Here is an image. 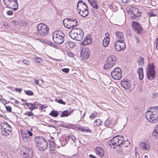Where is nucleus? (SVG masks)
I'll return each mask as SVG.
<instances>
[{"mask_svg": "<svg viewBox=\"0 0 158 158\" xmlns=\"http://www.w3.org/2000/svg\"><path fill=\"white\" fill-rule=\"evenodd\" d=\"M150 108L151 110H148L146 113V118L151 122L156 123L158 121V106Z\"/></svg>", "mask_w": 158, "mask_h": 158, "instance_id": "obj_1", "label": "nucleus"}, {"mask_svg": "<svg viewBox=\"0 0 158 158\" xmlns=\"http://www.w3.org/2000/svg\"><path fill=\"white\" fill-rule=\"evenodd\" d=\"M69 34L71 38L77 41L82 40L84 36L83 31L79 28H73L69 32Z\"/></svg>", "mask_w": 158, "mask_h": 158, "instance_id": "obj_2", "label": "nucleus"}, {"mask_svg": "<svg viewBox=\"0 0 158 158\" xmlns=\"http://www.w3.org/2000/svg\"><path fill=\"white\" fill-rule=\"evenodd\" d=\"M35 141L37 149L40 151L45 150L48 147L47 140L43 137L36 136Z\"/></svg>", "mask_w": 158, "mask_h": 158, "instance_id": "obj_3", "label": "nucleus"}, {"mask_svg": "<svg viewBox=\"0 0 158 158\" xmlns=\"http://www.w3.org/2000/svg\"><path fill=\"white\" fill-rule=\"evenodd\" d=\"M52 35L53 40L55 43L60 44L64 42L65 35L62 31H56L53 32Z\"/></svg>", "mask_w": 158, "mask_h": 158, "instance_id": "obj_4", "label": "nucleus"}, {"mask_svg": "<svg viewBox=\"0 0 158 158\" xmlns=\"http://www.w3.org/2000/svg\"><path fill=\"white\" fill-rule=\"evenodd\" d=\"M12 131V127L7 123L4 122L0 124V132L3 135H9Z\"/></svg>", "mask_w": 158, "mask_h": 158, "instance_id": "obj_5", "label": "nucleus"}, {"mask_svg": "<svg viewBox=\"0 0 158 158\" xmlns=\"http://www.w3.org/2000/svg\"><path fill=\"white\" fill-rule=\"evenodd\" d=\"M37 35L41 37L46 36L49 33V29L47 26L40 23L37 26Z\"/></svg>", "mask_w": 158, "mask_h": 158, "instance_id": "obj_6", "label": "nucleus"}, {"mask_svg": "<svg viewBox=\"0 0 158 158\" xmlns=\"http://www.w3.org/2000/svg\"><path fill=\"white\" fill-rule=\"evenodd\" d=\"M63 23L65 27L71 29L77 26L78 22L76 19L66 18L63 20Z\"/></svg>", "mask_w": 158, "mask_h": 158, "instance_id": "obj_7", "label": "nucleus"}, {"mask_svg": "<svg viewBox=\"0 0 158 158\" xmlns=\"http://www.w3.org/2000/svg\"><path fill=\"white\" fill-rule=\"evenodd\" d=\"M155 69V67L153 63L148 64L146 70L147 75L148 79L150 80H154L156 77Z\"/></svg>", "mask_w": 158, "mask_h": 158, "instance_id": "obj_8", "label": "nucleus"}, {"mask_svg": "<svg viewBox=\"0 0 158 158\" xmlns=\"http://www.w3.org/2000/svg\"><path fill=\"white\" fill-rule=\"evenodd\" d=\"M116 59L114 56L110 55L107 59L106 62L105 63L104 66V69L107 70L112 68L114 64L116 62Z\"/></svg>", "mask_w": 158, "mask_h": 158, "instance_id": "obj_9", "label": "nucleus"}, {"mask_svg": "<svg viewBox=\"0 0 158 158\" xmlns=\"http://www.w3.org/2000/svg\"><path fill=\"white\" fill-rule=\"evenodd\" d=\"M131 26L132 29L137 34L139 35L141 34L143 27L139 23L136 21H133L131 23Z\"/></svg>", "mask_w": 158, "mask_h": 158, "instance_id": "obj_10", "label": "nucleus"}, {"mask_svg": "<svg viewBox=\"0 0 158 158\" xmlns=\"http://www.w3.org/2000/svg\"><path fill=\"white\" fill-rule=\"evenodd\" d=\"M33 134L30 131L27 130L26 131L22 132V137L23 140L26 142H28L31 140V136H32Z\"/></svg>", "mask_w": 158, "mask_h": 158, "instance_id": "obj_11", "label": "nucleus"}, {"mask_svg": "<svg viewBox=\"0 0 158 158\" xmlns=\"http://www.w3.org/2000/svg\"><path fill=\"white\" fill-rule=\"evenodd\" d=\"M117 137H118V135L114 137L112 140H110L109 142H108V145L111 146V148H115L118 145V144L117 143H118V138L117 139Z\"/></svg>", "mask_w": 158, "mask_h": 158, "instance_id": "obj_12", "label": "nucleus"}, {"mask_svg": "<svg viewBox=\"0 0 158 158\" xmlns=\"http://www.w3.org/2000/svg\"><path fill=\"white\" fill-rule=\"evenodd\" d=\"M120 84L125 89H128L130 88L131 82L130 80L124 79L121 81Z\"/></svg>", "mask_w": 158, "mask_h": 158, "instance_id": "obj_13", "label": "nucleus"}, {"mask_svg": "<svg viewBox=\"0 0 158 158\" xmlns=\"http://www.w3.org/2000/svg\"><path fill=\"white\" fill-rule=\"evenodd\" d=\"M140 148L143 150H148L150 147V142L147 140L144 142H142L139 144Z\"/></svg>", "mask_w": 158, "mask_h": 158, "instance_id": "obj_14", "label": "nucleus"}, {"mask_svg": "<svg viewBox=\"0 0 158 158\" xmlns=\"http://www.w3.org/2000/svg\"><path fill=\"white\" fill-rule=\"evenodd\" d=\"M25 150L23 152V157L25 158H31L32 156V150H30L28 148H25Z\"/></svg>", "mask_w": 158, "mask_h": 158, "instance_id": "obj_15", "label": "nucleus"}, {"mask_svg": "<svg viewBox=\"0 0 158 158\" xmlns=\"http://www.w3.org/2000/svg\"><path fill=\"white\" fill-rule=\"evenodd\" d=\"M96 154L100 157H103L104 154V152L103 149L100 147H96L94 149Z\"/></svg>", "mask_w": 158, "mask_h": 158, "instance_id": "obj_16", "label": "nucleus"}, {"mask_svg": "<svg viewBox=\"0 0 158 158\" xmlns=\"http://www.w3.org/2000/svg\"><path fill=\"white\" fill-rule=\"evenodd\" d=\"M87 51V50L85 49H83L81 51L80 56L82 59H87L89 58V55Z\"/></svg>", "mask_w": 158, "mask_h": 158, "instance_id": "obj_17", "label": "nucleus"}, {"mask_svg": "<svg viewBox=\"0 0 158 158\" xmlns=\"http://www.w3.org/2000/svg\"><path fill=\"white\" fill-rule=\"evenodd\" d=\"M120 137V139H119V147H121L122 145H123L124 147H127L128 146L126 144L127 143L129 142L128 140H127V141L123 140V135H119V138Z\"/></svg>", "mask_w": 158, "mask_h": 158, "instance_id": "obj_18", "label": "nucleus"}, {"mask_svg": "<svg viewBox=\"0 0 158 158\" xmlns=\"http://www.w3.org/2000/svg\"><path fill=\"white\" fill-rule=\"evenodd\" d=\"M92 42V39L90 36H86L84 38L82 44L84 45H86L90 44Z\"/></svg>", "mask_w": 158, "mask_h": 158, "instance_id": "obj_19", "label": "nucleus"}, {"mask_svg": "<svg viewBox=\"0 0 158 158\" xmlns=\"http://www.w3.org/2000/svg\"><path fill=\"white\" fill-rule=\"evenodd\" d=\"M119 43H120V44L119 45V48L120 49L119 52H123L124 51L126 48V45L124 41L122 40H119Z\"/></svg>", "mask_w": 158, "mask_h": 158, "instance_id": "obj_20", "label": "nucleus"}, {"mask_svg": "<svg viewBox=\"0 0 158 158\" xmlns=\"http://www.w3.org/2000/svg\"><path fill=\"white\" fill-rule=\"evenodd\" d=\"M76 45V43L72 41L68 42L66 44V46L69 50L72 49Z\"/></svg>", "mask_w": 158, "mask_h": 158, "instance_id": "obj_21", "label": "nucleus"}, {"mask_svg": "<svg viewBox=\"0 0 158 158\" xmlns=\"http://www.w3.org/2000/svg\"><path fill=\"white\" fill-rule=\"evenodd\" d=\"M137 73L139 74V79L140 80H142L144 76L143 68L141 67L139 68L137 71Z\"/></svg>", "mask_w": 158, "mask_h": 158, "instance_id": "obj_22", "label": "nucleus"}, {"mask_svg": "<svg viewBox=\"0 0 158 158\" xmlns=\"http://www.w3.org/2000/svg\"><path fill=\"white\" fill-rule=\"evenodd\" d=\"M78 13L81 16L83 17H86L88 14V8H86V9H85L84 10L79 11Z\"/></svg>", "mask_w": 158, "mask_h": 158, "instance_id": "obj_23", "label": "nucleus"}, {"mask_svg": "<svg viewBox=\"0 0 158 158\" xmlns=\"http://www.w3.org/2000/svg\"><path fill=\"white\" fill-rule=\"evenodd\" d=\"M144 58L140 56L137 59V63L139 65L143 66L144 64Z\"/></svg>", "mask_w": 158, "mask_h": 158, "instance_id": "obj_24", "label": "nucleus"}, {"mask_svg": "<svg viewBox=\"0 0 158 158\" xmlns=\"http://www.w3.org/2000/svg\"><path fill=\"white\" fill-rule=\"evenodd\" d=\"M25 105L27 106L31 110H33L34 109L37 108L35 107V104L34 103H26Z\"/></svg>", "mask_w": 158, "mask_h": 158, "instance_id": "obj_25", "label": "nucleus"}, {"mask_svg": "<svg viewBox=\"0 0 158 158\" xmlns=\"http://www.w3.org/2000/svg\"><path fill=\"white\" fill-rule=\"evenodd\" d=\"M111 75L114 79L117 80H118V72H112Z\"/></svg>", "mask_w": 158, "mask_h": 158, "instance_id": "obj_26", "label": "nucleus"}, {"mask_svg": "<svg viewBox=\"0 0 158 158\" xmlns=\"http://www.w3.org/2000/svg\"><path fill=\"white\" fill-rule=\"evenodd\" d=\"M59 114L58 112L57 111H56L54 110L51 111L49 115L52 116L53 117H56Z\"/></svg>", "mask_w": 158, "mask_h": 158, "instance_id": "obj_27", "label": "nucleus"}, {"mask_svg": "<svg viewBox=\"0 0 158 158\" xmlns=\"http://www.w3.org/2000/svg\"><path fill=\"white\" fill-rule=\"evenodd\" d=\"M110 42V39H104L102 41V44L104 47H107Z\"/></svg>", "mask_w": 158, "mask_h": 158, "instance_id": "obj_28", "label": "nucleus"}, {"mask_svg": "<svg viewBox=\"0 0 158 158\" xmlns=\"http://www.w3.org/2000/svg\"><path fill=\"white\" fill-rule=\"evenodd\" d=\"M71 114V112H69L68 110H65L63 111L61 114V117H67L69 116Z\"/></svg>", "mask_w": 158, "mask_h": 158, "instance_id": "obj_29", "label": "nucleus"}, {"mask_svg": "<svg viewBox=\"0 0 158 158\" xmlns=\"http://www.w3.org/2000/svg\"><path fill=\"white\" fill-rule=\"evenodd\" d=\"M80 130L83 132H91V130L87 127H83L80 128Z\"/></svg>", "mask_w": 158, "mask_h": 158, "instance_id": "obj_30", "label": "nucleus"}, {"mask_svg": "<svg viewBox=\"0 0 158 158\" xmlns=\"http://www.w3.org/2000/svg\"><path fill=\"white\" fill-rule=\"evenodd\" d=\"M101 123V121L99 119H97L95 120L94 123V126L95 127H98Z\"/></svg>", "mask_w": 158, "mask_h": 158, "instance_id": "obj_31", "label": "nucleus"}, {"mask_svg": "<svg viewBox=\"0 0 158 158\" xmlns=\"http://www.w3.org/2000/svg\"><path fill=\"white\" fill-rule=\"evenodd\" d=\"M98 115V113L96 111H94L90 116L89 118L92 119H94Z\"/></svg>", "mask_w": 158, "mask_h": 158, "instance_id": "obj_32", "label": "nucleus"}, {"mask_svg": "<svg viewBox=\"0 0 158 158\" xmlns=\"http://www.w3.org/2000/svg\"><path fill=\"white\" fill-rule=\"evenodd\" d=\"M68 139L67 138H65L63 140H60V142L62 146H64L67 143Z\"/></svg>", "mask_w": 158, "mask_h": 158, "instance_id": "obj_33", "label": "nucleus"}, {"mask_svg": "<svg viewBox=\"0 0 158 158\" xmlns=\"http://www.w3.org/2000/svg\"><path fill=\"white\" fill-rule=\"evenodd\" d=\"M118 40H116L114 43V46L115 50L117 51H118Z\"/></svg>", "mask_w": 158, "mask_h": 158, "instance_id": "obj_34", "label": "nucleus"}, {"mask_svg": "<svg viewBox=\"0 0 158 158\" xmlns=\"http://www.w3.org/2000/svg\"><path fill=\"white\" fill-rule=\"evenodd\" d=\"M91 5L94 8L96 9H98L99 8V6L98 5L97 2L96 1H95Z\"/></svg>", "mask_w": 158, "mask_h": 158, "instance_id": "obj_35", "label": "nucleus"}, {"mask_svg": "<svg viewBox=\"0 0 158 158\" xmlns=\"http://www.w3.org/2000/svg\"><path fill=\"white\" fill-rule=\"evenodd\" d=\"M25 94L29 96H32L34 95L33 92L31 90L25 91Z\"/></svg>", "mask_w": 158, "mask_h": 158, "instance_id": "obj_36", "label": "nucleus"}, {"mask_svg": "<svg viewBox=\"0 0 158 158\" xmlns=\"http://www.w3.org/2000/svg\"><path fill=\"white\" fill-rule=\"evenodd\" d=\"M111 123V121L107 119L105 122V125L106 127H109Z\"/></svg>", "mask_w": 158, "mask_h": 158, "instance_id": "obj_37", "label": "nucleus"}, {"mask_svg": "<svg viewBox=\"0 0 158 158\" xmlns=\"http://www.w3.org/2000/svg\"><path fill=\"white\" fill-rule=\"evenodd\" d=\"M35 58V61L36 62L40 63H42L43 60L40 57H36Z\"/></svg>", "mask_w": 158, "mask_h": 158, "instance_id": "obj_38", "label": "nucleus"}, {"mask_svg": "<svg viewBox=\"0 0 158 158\" xmlns=\"http://www.w3.org/2000/svg\"><path fill=\"white\" fill-rule=\"evenodd\" d=\"M83 2V1L82 0L79 1L77 5V9H78V10L79 9V7H81V6H82V5H81V3Z\"/></svg>", "mask_w": 158, "mask_h": 158, "instance_id": "obj_39", "label": "nucleus"}, {"mask_svg": "<svg viewBox=\"0 0 158 158\" xmlns=\"http://www.w3.org/2000/svg\"><path fill=\"white\" fill-rule=\"evenodd\" d=\"M126 19L125 17L124 16L123 19V20L120 19V21L121 22V23H120V25H119V26H122L124 24L125 22Z\"/></svg>", "mask_w": 158, "mask_h": 158, "instance_id": "obj_40", "label": "nucleus"}, {"mask_svg": "<svg viewBox=\"0 0 158 158\" xmlns=\"http://www.w3.org/2000/svg\"><path fill=\"white\" fill-rule=\"evenodd\" d=\"M152 135L156 138H157L158 137V131L154 129V131L153 132Z\"/></svg>", "mask_w": 158, "mask_h": 158, "instance_id": "obj_41", "label": "nucleus"}, {"mask_svg": "<svg viewBox=\"0 0 158 158\" xmlns=\"http://www.w3.org/2000/svg\"><path fill=\"white\" fill-rule=\"evenodd\" d=\"M24 114L29 116H33L34 114L31 111H29L27 112L26 113Z\"/></svg>", "mask_w": 158, "mask_h": 158, "instance_id": "obj_42", "label": "nucleus"}, {"mask_svg": "<svg viewBox=\"0 0 158 158\" xmlns=\"http://www.w3.org/2000/svg\"><path fill=\"white\" fill-rule=\"evenodd\" d=\"M67 54L71 58L73 57L74 56L73 54L70 52H68L67 53Z\"/></svg>", "mask_w": 158, "mask_h": 158, "instance_id": "obj_43", "label": "nucleus"}, {"mask_svg": "<svg viewBox=\"0 0 158 158\" xmlns=\"http://www.w3.org/2000/svg\"><path fill=\"white\" fill-rule=\"evenodd\" d=\"M23 62L24 64L27 65H29L30 64V62L29 61L26 60H23Z\"/></svg>", "mask_w": 158, "mask_h": 158, "instance_id": "obj_44", "label": "nucleus"}, {"mask_svg": "<svg viewBox=\"0 0 158 158\" xmlns=\"http://www.w3.org/2000/svg\"><path fill=\"white\" fill-rule=\"evenodd\" d=\"M70 137L71 139L73 140L74 142V141L76 140V138L75 137V136H74L73 135H69V138Z\"/></svg>", "mask_w": 158, "mask_h": 158, "instance_id": "obj_45", "label": "nucleus"}, {"mask_svg": "<svg viewBox=\"0 0 158 158\" xmlns=\"http://www.w3.org/2000/svg\"><path fill=\"white\" fill-rule=\"evenodd\" d=\"M6 110L9 112H11V108L10 106H6Z\"/></svg>", "mask_w": 158, "mask_h": 158, "instance_id": "obj_46", "label": "nucleus"}, {"mask_svg": "<svg viewBox=\"0 0 158 158\" xmlns=\"http://www.w3.org/2000/svg\"><path fill=\"white\" fill-rule=\"evenodd\" d=\"M61 69L63 72L65 73H68L69 70V69L68 68H64L62 69Z\"/></svg>", "mask_w": 158, "mask_h": 158, "instance_id": "obj_47", "label": "nucleus"}, {"mask_svg": "<svg viewBox=\"0 0 158 158\" xmlns=\"http://www.w3.org/2000/svg\"><path fill=\"white\" fill-rule=\"evenodd\" d=\"M57 102L60 104H62L64 105L65 104V102H64L62 99H60L58 100Z\"/></svg>", "mask_w": 158, "mask_h": 158, "instance_id": "obj_48", "label": "nucleus"}, {"mask_svg": "<svg viewBox=\"0 0 158 158\" xmlns=\"http://www.w3.org/2000/svg\"><path fill=\"white\" fill-rule=\"evenodd\" d=\"M86 7L85 6H81L80 8L78 9V10H79V11H81L84 10L85 9H86Z\"/></svg>", "mask_w": 158, "mask_h": 158, "instance_id": "obj_49", "label": "nucleus"}, {"mask_svg": "<svg viewBox=\"0 0 158 158\" xmlns=\"http://www.w3.org/2000/svg\"><path fill=\"white\" fill-rule=\"evenodd\" d=\"M124 38V36L122 33L119 32V39H120L123 40Z\"/></svg>", "mask_w": 158, "mask_h": 158, "instance_id": "obj_50", "label": "nucleus"}, {"mask_svg": "<svg viewBox=\"0 0 158 158\" xmlns=\"http://www.w3.org/2000/svg\"><path fill=\"white\" fill-rule=\"evenodd\" d=\"M124 152L123 151L122 149H119V155L120 154L121 155H124V156H125L124 155Z\"/></svg>", "mask_w": 158, "mask_h": 158, "instance_id": "obj_51", "label": "nucleus"}, {"mask_svg": "<svg viewBox=\"0 0 158 158\" xmlns=\"http://www.w3.org/2000/svg\"><path fill=\"white\" fill-rule=\"evenodd\" d=\"M7 15H13V12L11 10H9L7 12Z\"/></svg>", "mask_w": 158, "mask_h": 158, "instance_id": "obj_52", "label": "nucleus"}, {"mask_svg": "<svg viewBox=\"0 0 158 158\" xmlns=\"http://www.w3.org/2000/svg\"><path fill=\"white\" fill-rule=\"evenodd\" d=\"M110 35L108 32L106 33L105 34L106 38H105L110 39V38H109Z\"/></svg>", "mask_w": 158, "mask_h": 158, "instance_id": "obj_53", "label": "nucleus"}, {"mask_svg": "<svg viewBox=\"0 0 158 158\" xmlns=\"http://www.w3.org/2000/svg\"><path fill=\"white\" fill-rule=\"evenodd\" d=\"M135 39L136 40L135 41H136V43L138 44H139L140 41V40H139V38L138 37L136 36L135 37Z\"/></svg>", "mask_w": 158, "mask_h": 158, "instance_id": "obj_54", "label": "nucleus"}, {"mask_svg": "<svg viewBox=\"0 0 158 158\" xmlns=\"http://www.w3.org/2000/svg\"><path fill=\"white\" fill-rule=\"evenodd\" d=\"M158 95V94L157 93H153L152 96L153 98H156L157 97Z\"/></svg>", "mask_w": 158, "mask_h": 158, "instance_id": "obj_55", "label": "nucleus"}, {"mask_svg": "<svg viewBox=\"0 0 158 158\" xmlns=\"http://www.w3.org/2000/svg\"><path fill=\"white\" fill-rule=\"evenodd\" d=\"M150 17H154L156 16V15L152 13H150L149 14Z\"/></svg>", "mask_w": 158, "mask_h": 158, "instance_id": "obj_56", "label": "nucleus"}, {"mask_svg": "<svg viewBox=\"0 0 158 158\" xmlns=\"http://www.w3.org/2000/svg\"><path fill=\"white\" fill-rule=\"evenodd\" d=\"M22 89H18L17 88H15V90L16 91L18 92H20L22 91Z\"/></svg>", "mask_w": 158, "mask_h": 158, "instance_id": "obj_57", "label": "nucleus"}, {"mask_svg": "<svg viewBox=\"0 0 158 158\" xmlns=\"http://www.w3.org/2000/svg\"><path fill=\"white\" fill-rule=\"evenodd\" d=\"M81 5H82V6H85L86 7V8H88V6L85 2H82Z\"/></svg>", "mask_w": 158, "mask_h": 158, "instance_id": "obj_58", "label": "nucleus"}, {"mask_svg": "<svg viewBox=\"0 0 158 158\" xmlns=\"http://www.w3.org/2000/svg\"><path fill=\"white\" fill-rule=\"evenodd\" d=\"M50 150L51 151H53L54 150H56V149L53 146H50Z\"/></svg>", "mask_w": 158, "mask_h": 158, "instance_id": "obj_59", "label": "nucleus"}, {"mask_svg": "<svg viewBox=\"0 0 158 158\" xmlns=\"http://www.w3.org/2000/svg\"><path fill=\"white\" fill-rule=\"evenodd\" d=\"M88 1L90 4L91 5L92 4L93 2H95V1L94 0H88Z\"/></svg>", "mask_w": 158, "mask_h": 158, "instance_id": "obj_60", "label": "nucleus"}, {"mask_svg": "<svg viewBox=\"0 0 158 158\" xmlns=\"http://www.w3.org/2000/svg\"><path fill=\"white\" fill-rule=\"evenodd\" d=\"M112 72H118V67H117Z\"/></svg>", "mask_w": 158, "mask_h": 158, "instance_id": "obj_61", "label": "nucleus"}, {"mask_svg": "<svg viewBox=\"0 0 158 158\" xmlns=\"http://www.w3.org/2000/svg\"><path fill=\"white\" fill-rule=\"evenodd\" d=\"M17 23V21L16 20H15L14 21H12V23L15 25Z\"/></svg>", "mask_w": 158, "mask_h": 158, "instance_id": "obj_62", "label": "nucleus"}, {"mask_svg": "<svg viewBox=\"0 0 158 158\" xmlns=\"http://www.w3.org/2000/svg\"><path fill=\"white\" fill-rule=\"evenodd\" d=\"M44 108V106L43 105H41L39 107V110H42Z\"/></svg>", "mask_w": 158, "mask_h": 158, "instance_id": "obj_63", "label": "nucleus"}, {"mask_svg": "<svg viewBox=\"0 0 158 158\" xmlns=\"http://www.w3.org/2000/svg\"><path fill=\"white\" fill-rule=\"evenodd\" d=\"M89 156L92 158H97L96 157L92 154L89 155Z\"/></svg>", "mask_w": 158, "mask_h": 158, "instance_id": "obj_64", "label": "nucleus"}]
</instances>
